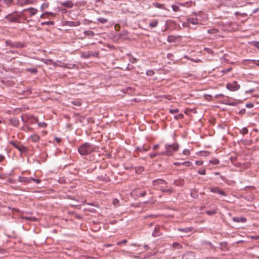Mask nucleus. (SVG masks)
I'll list each match as a JSON object with an SVG mask.
<instances>
[{
	"mask_svg": "<svg viewBox=\"0 0 259 259\" xmlns=\"http://www.w3.org/2000/svg\"><path fill=\"white\" fill-rule=\"evenodd\" d=\"M153 185L154 187V189L160 190L163 192H166L170 194L174 191L173 189L171 187L166 189L167 183L163 180H155L153 181Z\"/></svg>",
	"mask_w": 259,
	"mask_h": 259,
	"instance_id": "f257e3e1",
	"label": "nucleus"
},
{
	"mask_svg": "<svg viewBox=\"0 0 259 259\" xmlns=\"http://www.w3.org/2000/svg\"><path fill=\"white\" fill-rule=\"evenodd\" d=\"M180 146L178 143L172 144H166L165 145V151L159 153L160 155L171 156L174 152H176L179 149Z\"/></svg>",
	"mask_w": 259,
	"mask_h": 259,
	"instance_id": "f03ea898",
	"label": "nucleus"
},
{
	"mask_svg": "<svg viewBox=\"0 0 259 259\" xmlns=\"http://www.w3.org/2000/svg\"><path fill=\"white\" fill-rule=\"evenodd\" d=\"M79 153L82 155H88L91 153L92 151L95 150V148L93 145L89 143H85L80 146L78 148Z\"/></svg>",
	"mask_w": 259,
	"mask_h": 259,
	"instance_id": "7ed1b4c3",
	"label": "nucleus"
},
{
	"mask_svg": "<svg viewBox=\"0 0 259 259\" xmlns=\"http://www.w3.org/2000/svg\"><path fill=\"white\" fill-rule=\"evenodd\" d=\"M21 18V15L17 12L9 14L5 17L6 22L9 23H20Z\"/></svg>",
	"mask_w": 259,
	"mask_h": 259,
	"instance_id": "20e7f679",
	"label": "nucleus"
},
{
	"mask_svg": "<svg viewBox=\"0 0 259 259\" xmlns=\"http://www.w3.org/2000/svg\"><path fill=\"white\" fill-rule=\"evenodd\" d=\"M18 181L20 182L24 183L25 184H29L32 181L36 184H39L40 183L41 181L38 179H34L32 177L27 178L25 176H19L18 177Z\"/></svg>",
	"mask_w": 259,
	"mask_h": 259,
	"instance_id": "39448f33",
	"label": "nucleus"
},
{
	"mask_svg": "<svg viewBox=\"0 0 259 259\" xmlns=\"http://www.w3.org/2000/svg\"><path fill=\"white\" fill-rule=\"evenodd\" d=\"M240 85L236 81L228 83L226 85V88L231 92L238 91L240 89Z\"/></svg>",
	"mask_w": 259,
	"mask_h": 259,
	"instance_id": "423d86ee",
	"label": "nucleus"
},
{
	"mask_svg": "<svg viewBox=\"0 0 259 259\" xmlns=\"http://www.w3.org/2000/svg\"><path fill=\"white\" fill-rule=\"evenodd\" d=\"M21 118L24 122H28L33 124L38 122V119L32 115L22 116Z\"/></svg>",
	"mask_w": 259,
	"mask_h": 259,
	"instance_id": "0eeeda50",
	"label": "nucleus"
},
{
	"mask_svg": "<svg viewBox=\"0 0 259 259\" xmlns=\"http://www.w3.org/2000/svg\"><path fill=\"white\" fill-rule=\"evenodd\" d=\"M40 139V137L39 135H38L37 134H33L30 136L28 139L27 140L29 142H31L33 143H38Z\"/></svg>",
	"mask_w": 259,
	"mask_h": 259,
	"instance_id": "6e6552de",
	"label": "nucleus"
},
{
	"mask_svg": "<svg viewBox=\"0 0 259 259\" xmlns=\"http://www.w3.org/2000/svg\"><path fill=\"white\" fill-rule=\"evenodd\" d=\"M60 5L67 9H72L74 5L73 0H66L60 3Z\"/></svg>",
	"mask_w": 259,
	"mask_h": 259,
	"instance_id": "1a4fd4ad",
	"label": "nucleus"
},
{
	"mask_svg": "<svg viewBox=\"0 0 259 259\" xmlns=\"http://www.w3.org/2000/svg\"><path fill=\"white\" fill-rule=\"evenodd\" d=\"M10 143L14 147L17 148L21 153L25 152L26 151V148L21 145H19L15 142L11 141Z\"/></svg>",
	"mask_w": 259,
	"mask_h": 259,
	"instance_id": "9d476101",
	"label": "nucleus"
},
{
	"mask_svg": "<svg viewBox=\"0 0 259 259\" xmlns=\"http://www.w3.org/2000/svg\"><path fill=\"white\" fill-rule=\"evenodd\" d=\"M66 25L70 27H75L80 25V22L79 21H66Z\"/></svg>",
	"mask_w": 259,
	"mask_h": 259,
	"instance_id": "9b49d317",
	"label": "nucleus"
},
{
	"mask_svg": "<svg viewBox=\"0 0 259 259\" xmlns=\"http://www.w3.org/2000/svg\"><path fill=\"white\" fill-rule=\"evenodd\" d=\"M41 61L44 62L46 65H52L54 67H56L57 66V64L56 62H54L51 59H42Z\"/></svg>",
	"mask_w": 259,
	"mask_h": 259,
	"instance_id": "f8f14e48",
	"label": "nucleus"
},
{
	"mask_svg": "<svg viewBox=\"0 0 259 259\" xmlns=\"http://www.w3.org/2000/svg\"><path fill=\"white\" fill-rule=\"evenodd\" d=\"M210 191L213 193H218L222 196H226V194L225 193V192L220 190L218 187L211 188Z\"/></svg>",
	"mask_w": 259,
	"mask_h": 259,
	"instance_id": "ddd939ff",
	"label": "nucleus"
},
{
	"mask_svg": "<svg viewBox=\"0 0 259 259\" xmlns=\"http://www.w3.org/2000/svg\"><path fill=\"white\" fill-rule=\"evenodd\" d=\"M17 3L19 5L23 6L24 5L31 4L32 3L29 0H17Z\"/></svg>",
	"mask_w": 259,
	"mask_h": 259,
	"instance_id": "4468645a",
	"label": "nucleus"
},
{
	"mask_svg": "<svg viewBox=\"0 0 259 259\" xmlns=\"http://www.w3.org/2000/svg\"><path fill=\"white\" fill-rule=\"evenodd\" d=\"M233 220L234 222H237V223H245L246 222V219L244 217H234L233 218Z\"/></svg>",
	"mask_w": 259,
	"mask_h": 259,
	"instance_id": "2eb2a0df",
	"label": "nucleus"
},
{
	"mask_svg": "<svg viewBox=\"0 0 259 259\" xmlns=\"http://www.w3.org/2000/svg\"><path fill=\"white\" fill-rule=\"evenodd\" d=\"M24 11H27L31 16L35 15L37 12V10L33 8H29Z\"/></svg>",
	"mask_w": 259,
	"mask_h": 259,
	"instance_id": "dca6fc26",
	"label": "nucleus"
},
{
	"mask_svg": "<svg viewBox=\"0 0 259 259\" xmlns=\"http://www.w3.org/2000/svg\"><path fill=\"white\" fill-rule=\"evenodd\" d=\"M10 122L14 126L17 127L19 125V120L17 118H12L10 120Z\"/></svg>",
	"mask_w": 259,
	"mask_h": 259,
	"instance_id": "f3484780",
	"label": "nucleus"
},
{
	"mask_svg": "<svg viewBox=\"0 0 259 259\" xmlns=\"http://www.w3.org/2000/svg\"><path fill=\"white\" fill-rule=\"evenodd\" d=\"M158 24V21L157 20H153L149 24V26L150 28H153L157 26Z\"/></svg>",
	"mask_w": 259,
	"mask_h": 259,
	"instance_id": "a211bd4d",
	"label": "nucleus"
},
{
	"mask_svg": "<svg viewBox=\"0 0 259 259\" xmlns=\"http://www.w3.org/2000/svg\"><path fill=\"white\" fill-rule=\"evenodd\" d=\"M22 219L27 220L30 221L36 222L37 221V219L34 217H21Z\"/></svg>",
	"mask_w": 259,
	"mask_h": 259,
	"instance_id": "6ab92c4d",
	"label": "nucleus"
},
{
	"mask_svg": "<svg viewBox=\"0 0 259 259\" xmlns=\"http://www.w3.org/2000/svg\"><path fill=\"white\" fill-rule=\"evenodd\" d=\"M193 230L192 227H188L185 228H179L178 230L180 232L188 233L192 231Z\"/></svg>",
	"mask_w": 259,
	"mask_h": 259,
	"instance_id": "aec40b11",
	"label": "nucleus"
},
{
	"mask_svg": "<svg viewBox=\"0 0 259 259\" xmlns=\"http://www.w3.org/2000/svg\"><path fill=\"white\" fill-rule=\"evenodd\" d=\"M188 22L193 25L198 24V19L196 18H189L188 19Z\"/></svg>",
	"mask_w": 259,
	"mask_h": 259,
	"instance_id": "412c9836",
	"label": "nucleus"
},
{
	"mask_svg": "<svg viewBox=\"0 0 259 259\" xmlns=\"http://www.w3.org/2000/svg\"><path fill=\"white\" fill-rule=\"evenodd\" d=\"M197 155L201 156H208L210 155V152L207 151H201L197 153Z\"/></svg>",
	"mask_w": 259,
	"mask_h": 259,
	"instance_id": "4be33fe9",
	"label": "nucleus"
},
{
	"mask_svg": "<svg viewBox=\"0 0 259 259\" xmlns=\"http://www.w3.org/2000/svg\"><path fill=\"white\" fill-rule=\"evenodd\" d=\"M192 2L190 1L188 2L185 3H179V5L180 6H183V7H190L192 6Z\"/></svg>",
	"mask_w": 259,
	"mask_h": 259,
	"instance_id": "5701e85b",
	"label": "nucleus"
},
{
	"mask_svg": "<svg viewBox=\"0 0 259 259\" xmlns=\"http://www.w3.org/2000/svg\"><path fill=\"white\" fill-rule=\"evenodd\" d=\"M209 163L213 165H217L220 163V161L217 158H213L209 160Z\"/></svg>",
	"mask_w": 259,
	"mask_h": 259,
	"instance_id": "b1692460",
	"label": "nucleus"
},
{
	"mask_svg": "<svg viewBox=\"0 0 259 259\" xmlns=\"http://www.w3.org/2000/svg\"><path fill=\"white\" fill-rule=\"evenodd\" d=\"M84 34L90 36H94L95 35L94 32L91 30H86L84 32Z\"/></svg>",
	"mask_w": 259,
	"mask_h": 259,
	"instance_id": "393cba45",
	"label": "nucleus"
},
{
	"mask_svg": "<svg viewBox=\"0 0 259 259\" xmlns=\"http://www.w3.org/2000/svg\"><path fill=\"white\" fill-rule=\"evenodd\" d=\"M153 6L159 9H163L164 8V5L163 4H161L159 3H155L153 4Z\"/></svg>",
	"mask_w": 259,
	"mask_h": 259,
	"instance_id": "a878e982",
	"label": "nucleus"
},
{
	"mask_svg": "<svg viewBox=\"0 0 259 259\" xmlns=\"http://www.w3.org/2000/svg\"><path fill=\"white\" fill-rule=\"evenodd\" d=\"M2 1L8 6L12 5L13 2V0H2Z\"/></svg>",
	"mask_w": 259,
	"mask_h": 259,
	"instance_id": "bb28decb",
	"label": "nucleus"
},
{
	"mask_svg": "<svg viewBox=\"0 0 259 259\" xmlns=\"http://www.w3.org/2000/svg\"><path fill=\"white\" fill-rule=\"evenodd\" d=\"M183 154L185 155L189 156L191 154V151L188 149H185L183 150Z\"/></svg>",
	"mask_w": 259,
	"mask_h": 259,
	"instance_id": "cd10ccee",
	"label": "nucleus"
},
{
	"mask_svg": "<svg viewBox=\"0 0 259 259\" xmlns=\"http://www.w3.org/2000/svg\"><path fill=\"white\" fill-rule=\"evenodd\" d=\"M97 20L102 23V24H104L105 23H106L107 21H108V20L107 19H105V18H99Z\"/></svg>",
	"mask_w": 259,
	"mask_h": 259,
	"instance_id": "c85d7f7f",
	"label": "nucleus"
},
{
	"mask_svg": "<svg viewBox=\"0 0 259 259\" xmlns=\"http://www.w3.org/2000/svg\"><path fill=\"white\" fill-rule=\"evenodd\" d=\"M27 71L33 73H36L37 72V70L36 68H28L27 69Z\"/></svg>",
	"mask_w": 259,
	"mask_h": 259,
	"instance_id": "c756f323",
	"label": "nucleus"
},
{
	"mask_svg": "<svg viewBox=\"0 0 259 259\" xmlns=\"http://www.w3.org/2000/svg\"><path fill=\"white\" fill-rule=\"evenodd\" d=\"M161 235V233H160L158 231H157V228H155L153 233V235L154 236V237H157V236H159Z\"/></svg>",
	"mask_w": 259,
	"mask_h": 259,
	"instance_id": "7c9ffc66",
	"label": "nucleus"
},
{
	"mask_svg": "<svg viewBox=\"0 0 259 259\" xmlns=\"http://www.w3.org/2000/svg\"><path fill=\"white\" fill-rule=\"evenodd\" d=\"M114 206H118L119 205V201L117 199H114L112 202Z\"/></svg>",
	"mask_w": 259,
	"mask_h": 259,
	"instance_id": "2f4dec72",
	"label": "nucleus"
},
{
	"mask_svg": "<svg viewBox=\"0 0 259 259\" xmlns=\"http://www.w3.org/2000/svg\"><path fill=\"white\" fill-rule=\"evenodd\" d=\"M172 9L174 12H178L180 11V8L179 6L177 5H172Z\"/></svg>",
	"mask_w": 259,
	"mask_h": 259,
	"instance_id": "473e14b6",
	"label": "nucleus"
},
{
	"mask_svg": "<svg viewBox=\"0 0 259 259\" xmlns=\"http://www.w3.org/2000/svg\"><path fill=\"white\" fill-rule=\"evenodd\" d=\"M38 126L40 127H43V128H45L47 127V123H46V122H38Z\"/></svg>",
	"mask_w": 259,
	"mask_h": 259,
	"instance_id": "72a5a7b5",
	"label": "nucleus"
},
{
	"mask_svg": "<svg viewBox=\"0 0 259 259\" xmlns=\"http://www.w3.org/2000/svg\"><path fill=\"white\" fill-rule=\"evenodd\" d=\"M154 72L152 70H148L146 72V74L148 76H153L154 74Z\"/></svg>",
	"mask_w": 259,
	"mask_h": 259,
	"instance_id": "f704fd0d",
	"label": "nucleus"
},
{
	"mask_svg": "<svg viewBox=\"0 0 259 259\" xmlns=\"http://www.w3.org/2000/svg\"><path fill=\"white\" fill-rule=\"evenodd\" d=\"M159 153H157V152L151 153L149 154V156L150 158H153L157 155H160Z\"/></svg>",
	"mask_w": 259,
	"mask_h": 259,
	"instance_id": "c9c22d12",
	"label": "nucleus"
},
{
	"mask_svg": "<svg viewBox=\"0 0 259 259\" xmlns=\"http://www.w3.org/2000/svg\"><path fill=\"white\" fill-rule=\"evenodd\" d=\"M184 118V115L182 113H180L175 116V118L176 119H182Z\"/></svg>",
	"mask_w": 259,
	"mask_h": 259,
	"instance_id": "e433bc0d",
	"label": "nucleus"
},
{
	"mask_svg": "<svg viewBox=\"0 0 259 259\" xmlns=\"http://www.w3.org/2000/svg\"><path fill=\"white\" fill-rule=\"evenodd\" d=\"M218 32V30L217 29H212L207 30L208 33H215Z\"/></svg>",
	"mask_w": 259,
	"mask_h": 259,
	"instance_id": "4c0bfd02",
	"label": "nucleus"
},
{
	"mask_svg": "<svg viewBox=\"0 0 259 259\" xmlns=\"http://www.w3.org/2000/svg\"><path fill=\"white\" fill-rule=\"evenodd\" d=\"M179 111V110L178 109H169V112L171 114H174L178 113Z\"/></svg>",
	"mask_w": 259,
	"mask_h": 259,
	"instance_id": "58836bf2",
	"label": "nucleus"
},
{
	"mask_svg": "<svg viewBox=\"0 0 259 259\" xmlns=\"http://www.w3.org/2000/svg\"><path fill=\"white\" fill-rule=\"evenodd\" d=\"M182 165H184L186 166H190L191 165V162L190 161H184L182 162Z\"/></svg>",
	"mask_w": 259,
	"mask_h": 259,
	"instance_id": "ea45409f",
	"label": "nucleus"
},
{
	"mask_svg": "<svg viewBox=\"0 0 259 259\" xmlns=\"http://www.w3.org/2000/svg\"><path fill=\"white\" fill-rule=\"evenodd\" d=\"M72 104L77 106H79L81 105V102L78 101H73L72 102Z\"/></svg>",
	"mask_w": 259,
	"mask_h": 259,
	"instance_id": "a19ab883",
	"label": "nucleus"
},
{
	"mask_svg": "<svg viewBox=\"0 0 259 259\" xmlns=\"http://www.w3.org/2000/svg\"><path fill=\"white\" fill-rule=\"evenodd\" d=\"M204 50L207 52V53L210 54H212L213 53V52L212 50L209 48H205Z\"/></svg>",
	"mask_w": 259,
	"mask_h": 259,
	"instance_id": "79ce46f5",
	"label": "nucleus"
},
{
	"mask_svg": "<svg viewBox=\"0 0 259 259\" xmlns=\"http://www.w3.org/2000/svg\"><path fill=\"white\" fill-rule=\"evenodd\" d=\"M198 173L201 175H205L206 174V171L205 169H203L201 170H198Z\"/></svg>",
	"mask_w": 259,
	"mask_h": 259,
	"instance_id": "37998d69",
	"label": "nucleus"
},
{
	"mask_svg": "<svg viewBox=\"0 0 259 259\" xmlns=\"http://www.w3.org/2000/svg\"><path fill=\"white\" fill-rule=\"evenodd\" d=\"M127 242V240H123L122 241H119L117 243V245H120L122 244H125Z\"/></svg>",
	"mask_w": 259,
	"mask_h": 259,
	"instance_id": "c03bdc74",
	"label": "nucleus"
},
{
	"mask_svg": "<svg viewBox=\"0 0 259 259\" xmlns=\"http://www.w3.org/2000/svg\"><path fill=\"white\" fill-rule=\"evenodd\" d=\"M253 45L258 49H259V41H255L253 42Z\"/></svg>",
	"mask_w": 259,
	"mask_h": 259,
	"instance_id": "a18cd8bd",
	"label": "nucleus"
},
{
	"mask_svg": "<svg viewBox=\"0 0 259 259\" xmlns=\"http://www.w3.org/2000/svg\"><path fill=\"white\" fill-rule=\"evenodd\" d=\"M203 163V162L201 160H197L195 161V164L197 165H201Z\"/></svg>",
	"mask_w": 259,
	"mask_h": 259,
	"instance_id": "49530a36",
	"label": "nucleus"
},
{
	"mask_svg": "<svg viewBox=\"0 0 259 259\" xmlns=\"http://www.w3.org/2000/svg\"><path fill=\"white\" fill-rule=\"evenodd\" d=\"M231 70H232V68L230 67V68H228L227 69H224V70H222V72L223 73H226L227 72H230Z\"/></svg>",
	"mask_w": 259,
	"mask_h": 259,
	"instance_id": "de8ad7c7",
	"label": "nucleus"
},
{
	"mask_svg": "<svg viewBox=\"0 0 259 259\" xmlns=\"http://www.w3.org/2000/svg\"><path fill=\"white\" fill-rule=\"evenodd\" d=\"M49 6V4L48 3H46V4H42L41 6V9L42 10H43L44 9H45L46 8H47Z\"/></svg>",
	"mask_w": 259,
	"mask_h": 259,
	"instance_id": "09e8293b",
	"label": "nucleus"
},
{
	"mask_svg": "<svg viewBox=\"0 0 259 259\" xmlns=\"http://www.w3.org/2000/svg\"><path fill=\"white\" fill-rule=\"evenodd\" d=\"M246 107L248 108H251L253 107V104L252 103H247L246 104Z\"/></svg>",
	"mask_w": 259,
	"mask_h": 259,
	"instance_id": "8fccbe9b",
	"label": "nucleus"
},
{
	"mask_svg": "<svg viewBox=\"0 0 259 259\" xmlns=\"http://www.w3.org/2000/svg\"><path fill=\"white\" fill-rule=\"evenodd\" d=\"M216 212L215 211H207V213L208 215H213L215 214Z\"/></svg>",
	"mask_w": 259,
	"mask_h": 259,
	"instance_id": "3c124183",
	"label": "nucleus"
},
{
	"mask_svg": "<svg viewBox=\"0 0 259 259\" xmlns=\"http://www.w3.org/2000/svg\"><path fill=\"white\" fill-rule=\"evenodd\" d=\"M146 195V192L143 191L139 194V196L144 197Z\"/></svg>",
	"mask_w": 259,
	"mask_h": 259,
	"instance_id": "603ef678",
	"label": "nucleus"
},
{
	"mask_svg": "<svg viewBox=\"0 0 259 259\" xmlns=\"http://www.w3.org/2000/svg\"><path fill=\"white\" fill-rule=\"evenodd\" d=\"M249 237L255 240H257L259 239L258 236H249Z\"/></svg>",
	"mask_w": 259,
	"mask_h": 259,
	"instance_id": "864d4df0",
	"label": "nucleus"
},
{
	"mask_svg": "<svg viewBox=\"0 0 259 259\" xmlns=\"http://www.w3.org/2000/svg\"><path fill=\"white\" fill-rule=\"evenodd\" d=\"M173 38L174 37L172 36H168L167 37V40L169 41V42H171L172 40H173Z\"/></svg>",
	"mask_w": 259,
	"mask_h": 259,
	"instance_id": "5fc2aeb1",
	"label": "nucleus"
},
{
	"mask_svg": "<svg viewBox=\"0 0 259 259\" xmlns=\"http://www.w3.org/2000/svg\"><path fill=\"white\" fill-rule=\"evenodd\" d=\"M5 157L3 155L0 154V162L3 161L5 160Z\"/></svg>",
	"mask_w": 259,
	"mask_h": 259,
	"instance_id": "6e6d98bb",
	"label": "nucleus"
},
{
	"mask_svg": "<svg viewBox=\"0 0 259 259\" xmlns=\"http://www.w3.org/2000/svg\"><path fill=\"white\" fill-rule=\"evenodd\" d=\"M159 147V145L158 144H156V145H154L153 147V150H156Z\"/></svg>",
	"mask_w": 259,
	"mask_h": 259,
	"instance_id": "4d7b16f0",
	"label": "nucleus"
},
{
	"mask_svg": "<svg viewBox=\"0 0 259 259\" xmlns=\"http://www.w3.org/2000/svg\"><path fill=\"white\" fill-rule=\"evenodd\" d=\"M254 90L253 89H250V90H249L248 91H246V93H253L254 92Z\"/></svg>",
	"mask_w": 259,
	"mask_h": 259,
	"instance_id": "13d9d810",
	"label": "nucleus"
},
{
	"mask_svg": "<svg viewBox=\"0 0 259 259\" xmlns=\"http://www.w3.org/2000/svg\"><path fill=\"white\" fill-rule=\"evenodd\" d=\"M243 131L244 134H247L248 133V130L245 127L243 129Z\"/></svg>",
	"mask_w": 259,
	"mask_h": 259,
	"instance_id": "bf43d9fd",
	"label": "nucleus"
},
{
	"mask_svg": "<svg viewBox=\"0 0 259 259\" xmlns=\"http://www.w3.org/2000/svg\"><path fill=\"white\" fill-rule=\"evenodd\" d=\"M174 164L175 165H182L181 162H174Z\"/></svg>",
	"mask_w": 259,
	"mask_h": 259,
	"instance_id": "052dcab7",
	"label": "nucleus"
},
{
	"mask_svg": "<svg viewBox=\"0 0 259 259\" xmlns=\"http://www.w3.org/2000/svg\"><path fill=\"white\" fill-rule=\"evenodd\" d=\"M164 97L168 100H171L172 99V97L170 96H165Z\"/></svg>",
	"mask_w": 259,
	"mask_h": 259,
	"instance_id": "680f3d73",
	"label": "nucleus"
},
{
	"mask_svg": "<svg viewBox=\"0 0 259 259\" xmlns=\"http://www.w3.org/2000/svg\"><path fill=\"white\" fill-rule=\"evenodd\" d=\"M62 12L63 13H66V10H65V9H62Z\"/></svg>",
	"mask_w": 259,
	"mask_h": 259,
	"instance_id": "e2e57ef3",
	"label": "nucleus"
},
{
	"mask_svg": "<svg viewBox=\"0 0 259 259\" xmlns=\"http://www.w3.org/2000/svg\"><path fill=\"white\" fill-rule=\"evenodd\" d=\"M111 245H112L111 244H107L105 245V246H106V247L111 246Z\"/></svg>",
	"mask_w": 259,
	"mask_h": 259,
	"instance_id": "0e129e2a",
	"label": "nucleus"
},
{
	"mask_svg": "<svg viewBox=\"0 0 259 259\" xmlns=\"http://www.w3.org/2000/svg\"><path fill=\"white\" fill-rule=\"evenodd\" d=\"M46 24H53V22L50 21V22H46Z\"/></svg>",
	"mask_w": 259,
	"mask_h": 259,
	"instance_id": "69168bd1",
	"label": "nucleus"
},
{
	"mask_svg": "<svg viewBox=\"0 0 259 259\" xmlns=\"http://www.w3.org/2000/svg\"><path fill=\"white\" fill-rule=\"evenodd\" d=\"M27 128V130H28V131H31V130H32V128H31V127H28Z\"/></svg>",
	"mask_w": 259,
	"mask_h": 259,
	"instance_id": "338daca9",
	"label": "nucleus"
},
{
	"mask_svg": "<svg viewBox=\"0 0 259 259\" xmlns=\"http://www.w3.org/2000/svg\"><path fill=\"white\" fill-rule=\"evenodd\" d=\"M176 245H178V243H174L173 244V246H176Z\"/></svg>",
	"mask_w": 259,
	"mask_h": 259,
	"instance_id": "774afa93",
	"label": "nucleus"
}]
</instances>
